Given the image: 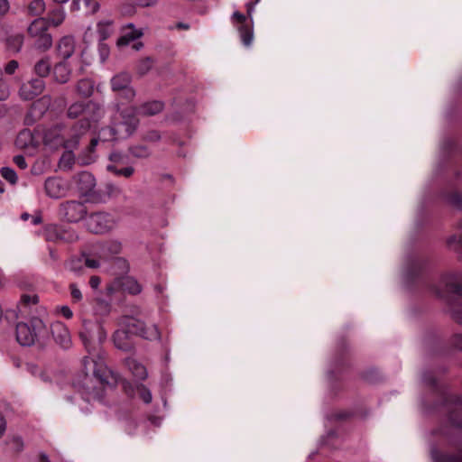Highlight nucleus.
<instances>
[{
    "label": "nucleus",
    "instance_id": "1a4fd4ad",
    "mask_svg": "<svg viewBox=\"0 0 462 462\" xmlns=\"http://www.w3.org/2000/svg\"><path fill=\"white\" fill-rule=\"evenodd\" d=\"M111 88L115 92H122V96L132 100L135 96L134 89L130 86L131 76L127 72H120L111 79Z\"/></svg>",
    "mask_w": 462,
    "mask_h": 462
},
{
    "label": "nucleus",
    "instance_id": "a211bd4d",
    "mask_svg": "<svg viewBox=\"0 0 462 462\" xmlns=\"http://www.w3.org/2000/svg\"><path fill=\"white\" fill-rule=\"evenodd\" d=\"M91 122H93L91 119V116H88L83 117L74 125V126L72 127V138L69 140H66L67 149H72L77 147L79 137L88 131V129L91 126Z\"/></svg>",
    "mask_w": 462,
    "mask_h": 462
},
{
    "label": "nucleus",
    "instance_id": "ea45409f",
    "mask_svg": "<svg viewBox=\"0 0 462 462\" xmlns=\"http://www.w3.org/2000/svg\"><path fill=\"white\" fill-rule=\"evenodd\" d=\"M131 5L135 7H152L158 4V0H130Z\"/></svg>",
    "mask_w": 462,
    "mask_h": 462
},
{
    "label": "nucleus",
    "instance_id": "ddd939ff",
    "mask_svg": "<svg viewBox=\"0 0 462 462\" xmlns=\"http://www.w3.org/2000/svg\"><path fill=\"white\" fill-rule=\"evenodd\" d=\"M40 142L42 141L45 145L51 148H58L61 145L66 147V141L61 136V127L60 125L43 131L40 130Z\"/></svg>",
    "mask_w": 462,
    "mask_h": 462
},
{
    "label": "nucleus",
    "instance_id": "3c124183",
    "mask_svg": "<svg viewBox=\"0 0 462 462\" xmlns=\"http://www.w3.org/2000/svg\"><path fill=\"white\" fill-rule=\"evenodd\" d=\"M59 313L67 319H70L73 317V311L69 306L66 305L59 308Z\"/></svg>",
    "mask_w": 462,
    "mask_h": 462
},
{
    "label": "nucleus",
    "instance_id": "a18cd8bd",
    "mask_svg": "<svg viewBox=\"0 0 462 462\" xmlns=\"http://www.w3.org/2000/svg\"><path fill=\"white\" fill-rule=\"evenodd\" d=\"M143 140L146 142H158L161 140V134L156 130H151L143 135Z\"/></svg>",
    "mask_w": 462,
    "mask_h": 462
},
{
    "label": "nucleus",
    "instance_id": "79ce46f5",
    "mask_svg": "<svg viewBox=\"0 0 462 462\" xmlns=\"http://www.w3.org/2000/svg\"><path fill=\"white\" fill-rule=\"evenodd\" d=\"M454 318L457 322L462 323V310L454 313ZM454 344L456 347L462 350V334L457 335L454 338Z\"/></svg>",
    "mask_w": 462,
    "mask_h": 462
},
{
    "label": "nucleus",
    "instance_id": "f8f14e48",
    "mask_svg": "<svg viewBox=\"0 0 462 462\" xmlns=\"http://www.w3.org/2000/svg\"><path fill=\"white\" fill-rule=\"evenodd\" d=\"M40 130L32 132L29 129L22 130L15 140V145L20 149L34 151L40 145Z\"/></svg>",
    "mask_w": 462,
    "mask_h": 462
},
{
    "label": "nucleus",
    "instance_id": "c9c22d12",
    "mask_svg": "<svg viewBox=\"0 0 462 462\" xmlns=\"http://www.w3.org/2000/svg\"><path fill=\"white\" fill-rule=\"evenodd\" d=\"M107 170L116 175H122L125 176V178L131 177L134 172V169L131 166L123 169H117L114 165H107Z\"/></svg>",
    "mask_w": 462,
    "mask_h": 462
},
{
    "label": "nucleus",
    "instance_id": "5fc2aeb1",
    "mask_svg": "<svg viewBox=\"0 0 462 462\" xmlns=\"http://www.w3.org/2000/svg\"><path fill=\"white\" fill-rule=\"evenodd\" d=\"M449 202L451 204H453L454 206H457V207L462 208V196L461 195H459L457 193L452 194L449 198Z\"/></svg>",
    "mask_w": 462,
    "mask_h": 462
},
{
    "label": "nucleus",
    "instance_id": "f03ea898",
    "mask_svg": "<svg viewBox=\"0 0 462 462\" xmlns=\"http://www.w3.org/2000/svg\"><path fill=\"white\" fill-rule=\"evenodd\" d=\"M47 335V328L39 318H32L28 323L20 322L16 325V339L24 346H32L43 339Z\"/></svg>",
    "mask_w": 462,
    "mask_h": 462
},
{
    "label": "nucleus",
    "instance_id": "de8ad7c7",
    "mask_svg": "<svg viewBox=\"0 0 462 462\" xmlns=\"http://www.w3.org/2000/svg\"><path fill=\"white\" fill-rule=\"evenodd\" d=\"M18 61L15 60H12L5 66V72L8 75H13L18 69Z\"/></svg>",
    "mask_w": 462,
    "mask_h": 462
},
{
    "label": "nucleus",
    "instance_id": "37998d69",
    "mask_svg": "<svg viewBox=\"0 0 462 462\" xmlns=\"http://www.w3.org/2000/svg\"><path fill=\"white\" fill-rule=\"evenodd\" d=\"M138 393L140 397L145 403H150L152 402V393L149 389H147L143 385H141L140 387H138Z\"/></svg>",
    "mask_w": 462,
    "mask_h": 462
},
{
    "label": "nucleus",
    "instance_id": "6ab92c4d",
    "mask_svg": "<svg viewBox=\"0 0 462 462\" xmlns=\"http://www.w3.org/2000/svg\"><path fill=\"white\" fill-rule=\"evenodd\" d=\"M46 194L52 199H59L66 194L67 187L65 182L58 177H51L45 180Z\"/></svg>",
    "mask_w": 462,
    "mask_h": 462
},
{
    "label": "nucleus",
    "instance_id": "cd10ccee",
    "mask_svg": "<svg viewBox=\"0 0 462 462\" xmlns=\"http://www.w3.org/2000/svg\"><path fill=\"white\" fill-rule=\"evenodd\" d=\"M66 18V13L64 8L62 7H57L54 9H51L48 14V19L46 21L48 22V25L51 24L54 27L60 26Z\"/></svg>",
    "mask_w": 462,
    "mask_h": 462
},
{
    "label": "nucleus",
    "instance_id": "9b49d317",
    "mask_svg": "<svg viewBox=\"0 0 462 462\" xmlns=\"http://www.w3.org/2000/svg\"><path fill=\"white\" fill-rule=\"evenodd\" d=\"M45 83L42 79H32L22 84L19 89V97L23 100H32L42 93Z\"/></svg>",
    "mask_w": 462,
    "mask_h": 462
},
{
    "label": "nucleus",
    "instance_id": "e433bc0d",
    "mask_svg": "<svg viewBox=\"0 0 462 462\" xmlns=\"http://www.w3.org/2000/svg\"><path fill=\"white\" fill-rule=\"evenodd\" d=\"M152 60L150 58L141 60L136 67L138 74L141 76L146 74L152 69Z\"/></svg>",
    "mask_w": 462,
    "mask_h": 462
},
{
    "label": "nucleus",
    "instance_id": "c756f323",
    "mask_svg": "<svg viewBox=\"0 0 462 462\" xmlns=\"http://www.w3.org/2000/svg\"><path fill=\"white\" fill-rule=\"evenodd\" d=\"M241 41L245 46H250L254 40V32L252 25L247 23L238 26Z\"/></svg>",
    "mask_w": 462,
    "mask_h": 462
},
{
    "label": "nucleus",
    "instance_id": "473e14b6",
    "mask_svg": "<svg viewBox=\"0 0 462 462\" xmlns=\"http://www.w3.org/2000/svg\"><path fill=\"white\" fill-rule=\"evenodd\" d=\"M113 22L111 20L100 21L97 27L100 40L104 41L107 39L113 32Z\"/></svg>",
    "mask_w": 462,
    "mask_h": 462
},
{
    "label": "nucleus",
    "instance_id": "49530a36",
    "mask_svg": "<svg viewBox=\"0 0 462 462\" xmlns=\"http://www.w3.org/2000/svg\"><path fill=\"white\" fill-rule=\"evenodd\" d=\"M10 445L11 448L15 452L21 451L23 447V440L20 437H14L10 441Z\"/></svg>",
    "mask_w": 462,
    "mask_h": 462
},
{
    "label": "nucleus",
    "instance_id": "774afa93",
    "mask_svg": "<svg viewBox=\"0 0 462 462\" xmlns=\"http://www.w3.org/2000/svg\"><path fill=\"white\" fill-rule=\"evenodd\" d=\"M136 51L140 50L142 47H143V43L142 42H137L135 44H134L133 46Z\"/></svg>",
    "mask_w": 462,
    "mask_h": 462
},
{
    "label": "nucleus",
    "instance_id": "dca6fc26",
    "mask_svg": "<svg viewBox=\"0 0 462 462\" xmlns=\"http://www.w3.org/2000/svg\"><path fill=\"white\" fill-rule=\"evenodd\" d=\"M51 104V97L49 95L42 96L32 105L25 121L27 124H32L37 118H41L49 109Z\"/></svg>",
    "mask_w": 462,
    "mask_h": 462
},
{
    "label": "nucleus",
    "instance_id": "052dcab7",
    "mask_svg": "<svg viewBox=\"0 0 462 462\" xmlns=\"http://www.w3.org/2000/svg\"><path fill=\"white\" fill-rule=\"evenodd\" d=\"M254 4H253V2H249L246 4V8H247V14L249 17L252 16L253 13H254Z\"/></svg>",
    "mask_w": 462,
    "mask_h": 462
},
{
    "label": "nucleus",
    "instance_id": "423d86ee",
    "mask_svg": "<svg viewBox=\"0 0 462 462\" xmlns=\"http://www.w3.org/2000/svg\"><path fill=\"white\" fill-rule=\"evenodd\" d=\"M462 249V237L457 241V248ZM436 294L443 297L446 292L462 296V273H447L441 276L439 284L434 288Z\"/></svg>",
    "mask_w": 462,
    "mask_h": 462
},
{
    "label": "nucleus",
    "instance_id": "8fccbe9b",
    "mask_svg": "<svg viewBox=\"0 0 462 462\" xmlns=\"http://www.w3.org/2000/svg\"><path fill=\"white\" fill-rule=\"evenodd\" d=\"M232 20L235 23H239V25H244V24L246 23V17H245V15H244L243 14H241L238 11L234 12V14L232 15Z\"/></svg>",
    "mask_w": 462,
    "mask_h": 462
},
{
    "label": "nucleus",
    "instance_id": "b1692460",
    "mask_svg": "<svg viewBox=\"0 0 462 462\" xmlns=\"http://www.w3.org/2000/svg\"><path fill=\"white\" fill-rule=\"evenodd\" d=\"M71 75V70L69 67L67 60H62L55 64L53 68V78L55 81L60 84L67 83Z\"/></svg>",
    "mask_w": 462,
    "mask_h": 462
},
{
    "label": "nucleus",
    "instance_id": "58836bf2",
    "mask_svg": "<svg viewBox=\"0 0 462 462\" xmlns=\"http://www.w3.org/2000/svg\"><path fill=\"white\" fill-rule=\"evenodd\" d=\"M70 296L73 302H80L83 299L81 291L79 289L76 283L69 284Z\"/></svg>",
    "mask_w": 462,
    "mask_h": 462
},
{
    "label": "nucleus",
    "instance_id": "c85d7f7f",
    "mask_svg": "<svg viewBox=\"0 0 462 462\" xmlns=\"http://www.w3.org/2000/svg\"><path fill=\"white\" fill-rule=\"evenodd\" d=\"M95 84L90 79H83L78 81L76 89L79 95L88 97L94 93Z\"/></svg>",
    "mask_w": 462,
    "mask_h": 462
},
{
    "label": "nucleus",
    "instance_id": "4be33fe9",
    "mask_svg": "<svg viewBox=\"0 0 462 462\" xmlns=\"http://www.w3.org/2000/svg\"><path fill=\"white\" fill-rule=\"evenodd\" d=\"M58 55L64 60L72 56L75 51V40L71 36L62 37L57 44Z\"/></svg>",
    "mask_w": 462,
    "mask_h": 462
},
{
    "label": "nucleus",
    "instance_id": "f3484780",
    "mask_svg": "<svg viewBox=\"0 0 462 462\" xmlns=\"http://www.w3.org/2000/svg\"><path fill=\"white\" fill-rule=\"evenodd\" d=\"M46 238L50 241L60 240L72 243L78 239V236L73 230L66 229L59 226H50L46 228Z\"/></svg>",
    "mask_w": 462,
    "mask_h": 462
},
{
    "label": "nucleus",
    "instance_id": "412c9836",
    "mask_svg": "<svg viewBox=\"0 0 462 462\" xmlns=\"http://www.w3.org/2000/svg\"><path fill=\"white\" fill-rule=\"evenodd\" d=\"M113 339L116 347L125 352L131 351L134 347L131 335L122 327L115 332Z\"/></svg>",
    "mask_w": 462,
    "mask_h": 462
},
{
    "label": "nucleus",
    "instance_id": "e2e57ef3",
    "mask_svg": "<svg viewBox=\"0 0 462 462\" xmlns=\"http://www.w3.org/2000/svg\"><path fill=\"white\" fill-rule=\"evenodd\" d=\"M32 225L36 226L42 223V217L41 216H32Z\"/></svg>",
    "mask_w": 462,
    "mask_h": 462
},
{
    "label": "nucleus",
    "instance_id": "393cba45",
    "mask_svg": "<svg viewBox=\"0 0 462 462\" xmlns=\"http://www.w3.org/2000/svg\"><path fill=\"white\" fill-rule=\"evenodd\" d=\"M163 108L164 104L162 101L153 100L143 103L137 108V111L141 116H152L161 113Z\"/></svg>",
    "mask_w": 462,
    "mask_h": 462
},
{
    "label": "nucleus",
    "instance_id": "864d4df0",
    "mask_svg": "<svg viewBox=\"0 0 462 462\" xmlns=\"http://www.w3.org/2000/svg\"><path fill=\"white\" fill-rule=\"evenodd\" d=\"M10 10V3L8 0H0V17H4Z\"/></svg>",
    "mask_w": 462,
    "mask_h": 462
},
{
    "label": "nucleus",
    "instance_id": "09e8293b",
    "mask_svg": "<svg viewBox=\"0 0 462 462\" xmlns=\"http://www.w3.org/2000/svg\"><path fill=\"white\" fill-rule=\"evenodd\" d=\"M21 302L23 305L36 304L38 302V296L24 294L21 298Z\"/></svg>",
    "mask_w": 462,
    "mask_h": 462
},
{
    "label": "nucleus",
    "instance_id": "a878e982",
    "mask_svg": "<svg viewBox=\"0 0 462 462\" xmlns=\"http://www.w3.org/2000/svg\"><path fill=\"white\" fill-rule=\"evenodd\" d=\"M125 365L128 369L131 371L133 375L139 380H144L147 377V371L144 365L141 363L137 362L133 358L125 359Z\"/></svg>",
    "mask_w": 462,
    "mask_h": 462
},
{
    "label": "nucleus",
    "instance_id": "f257e3e1",
    "mask_svg": "<svg viewBox=\"0 0 462 462\" xmlns=\"http://www.w3.org/2000/svg\"><path fill=\"white\" fill-rule=\"evenodd\" d=\"M82 366L84 377L75 384V387L88 402L99 400L103 395L104 386L108 383L110 374L104 357L100 355L96 358L85 356L82 359Z\"/></svg>",
    "mask_w": 462,
    "mask_h": 462
},
{
    "label": "nucleus",
    "instance_id": "4468645a",
    "mask_svg": "<svg viewBox=\"0 0 462 462\" xmlns=\"http://www.w3.org/2000/svg\"><path fill=\"white\" fill-rule=\"evenodd\" d=\"M76 188L81 196H89L96 187V180L88 171H81L74 176Z\"/></svg>",
    "mask_w": 462,
    "mask_h": 462
},
{
    "label": "nucleus",
    "instance_id": "603ef678",
    "mask_svg": "<svg viewBox=\"0 0 462 462\" xmlns=\"http://www.w3.org/2000/svg\"><path fill=\"white\" fill-rule=\"evenodd\" d=\"M14 164L22 170L27 168L25 158L23 155H16L13 159Z\"/></svg>",
    "mask_w": 462,
    "mask_h": 462
},
{
    "label": "nucleus",
    "instance_id": "7c9ffc66",
    "mask_svg": "<svg viewBox=\"0 0 462 462\" xmlns=\"http://www.w3.org/2000/svg\"><path fill=\"white\" fill-rule=\"evenodd\" d=\"M46 5L43 0H32L27 6V14L40 16L45 11Z\"/></svg>",
    "mask_w": 462,
    "mask_h": 462
},
{
    "label": "nucleus",
    "instance_id": "0e129e2a",
    "mask_svg": "<svg viewBox=\"0 0 462 462\" xmlns=\"http://www.w3.org/2000/svg\"><path fill=\"white\" fill-rule=\"evenodd\" d=\"M175 27L177 29H182V30H188L189 29V25L188 23H178Z\"/></svg>",
    "mask_w": 462,
    "mask_h": 462
},
{
    "label": "nucleus",
    "instance_id": "0eeeda50",
    "mask_svg": "<svg viewBox=\"0 0 462 462\" xmlns=\"http://www.w3.org/2000/svg\"><path fill=\"white\" fill-rule=\"evenodd\" d=\"M85 225L91 233L106 234L116 226V219L108 213L97 212L88 217Z\"/></svg>",
    "mask_w": 462,
    "mask_h": 462
},
{
    "label": "nucleus",
    "instance_id": "9d476101",
    "mask_svg": "<svg viewBox=\"0 0 462 462\" xmlns=\"http://www.w3.org/2000/svg\"><path fill=\"white\" fill-rule=\"evenodd\" d=\"M60 214L69 222H79L87 214L86 207L83 203L71 200L66 201L60 205Z\"/></svg>",
    "mask_w": 462,
    "mask_h": 462
},
{
    "label": "nucleus",
    "instance_id": "6e6552de",
    "mask_svg": "<svg viewBox=\"0 0 462 462\" xmlns=\"http://www.w3.org/2000/svg\"><path fill=\"white\" fill-rule=\"evenodd\" d=\"M139 115L137 108L134 106H129L120 112V121L115 123L118 128L119 137L127 138L131 136L138 128Z\"/></svg>",
    "mask_w": 462,
    "mask_h": 462
},
{
    "label": "nucleus",
    "instance_id": "4c0bfd02",
    "mask_svg": "<svg viewBox=\"0 0 462 462\" xmlns=\"http://www.w3.org/2000/svg\"><path fill=\"white\" fill-rule=\"evenodd\" d=\"M1 175L5 180H6L12 184L16 183L17 181L16 172L9 167H3L1 169Z\"/></svg>",
    "mask_w": 462,
    "mask_h": 462
},
{
    "label": "nucleus",
    "instance_id": "c03bdc74",
    "mask_svg": "<svg viewBox=\"0 0 462 462\" xmlns=\"http://www.w3.org/2000/svg\"><path fill=\"white\" fill-rule=\"evenodd\" d=\"M88 12L94 14L99 10L100 5L97 0H84Z\"/></svg>",
    "mask_w": 462,
    "mask_h": 462
},
{
    "label": "nucleus",
    "instance_id": "72a5a7b5",
    "mask_svg": "<svg viewBox=\"0 0 462 462\" xmlns=\"http://www.w3.org/2000/svg\"><path fill=\"white\" fill-rule=\"evenodd\" d=\"M122 286L125 291H128L131 294H138L142 291L141 285L135 279L132 277H126L124 280Z\"/></svg>",
    "mask_w": 462,
    "mask_h": 462
},
{
    "label": "nucleus",
    "instance_id": "7ed1b4c3",
    "mask_svg": "<svg viewBox=\"0 0 462 462\" xmlns=\"http://www.w3.org/2000/svg\"><path fill=\"white\" fill-rule=\"evenodd\" d=\"M48 22L45 18L34 19L27 28V33L33 40L36 50L46 51L52 46V36L48 32Z\"/></svg>",
    "mask_w": 462,
    "mask_h": 462
},
{
    "label": "nucleus",
    "instance_id": "39448f33",
    "mask_svg": "<svg viewBox=\"0 0 462 462\" xmlns=\"http://www.w3.org/2000/svg\"><path fill=\"white\" fill-rule=\"evenodd\" d=\"M67 116L71 119L80 116L83 117L91 116L92 121H98L104 116V109L99 104L93 101L75 102L69 106Z\"/></svg>",
    "mask_w": 462,
    "mask_h": 462
},
{
    "label": "nucleus",
    "instance_id": "bf43d9fd",
    "mask_svg": "<svg viewBox=\"0 0 462 462\" xmlns=\"http://www.w3.org/2000/svg\"><path fill=\"white\" fill-rule=\"evenodd\" d=\"M100 54H101L102 60L104 61L108 56V49L105 45H101Z\"/></svg>",
    "mask_w": 462,
    "mask_h": 462
},
{
    "label": "nucleus",
    "instance_id": "2eb2a0df",
    "mask_svg": "<svg viewBox=\"0 0 462 462\" xmlns=\"http://www.w3.org/2000/svg\"><path fill=\"white\" fill-rule=\"evenodd\" d=\"M51 336L60 347L67 349L71 346V337L68 328L60 321H55L51 326Z\"/></svg>",
    "mask_w": 462,
    "mask_h": 462
},
{
    "label": "nucleus",
    "instance_id": "f704fd0d",
    "mask_svg": "<svg viewBox=\"0 0 462 462\" xmlns=\"http://www.w3.org/2000/svg\"><path fill=\"white\" fill-rule=\"evenodd\" d=\"M130 152L137 158H146L150 155V151L145 145H134L130 148Z\"/></svg>",
    "mask_w": 462,
    "mask_h": 462
},
{
    "label": "nucleus",
    "instance_id": "aec40b11",
    "mask_svg": "<svg viewBox=\"0 0 462 462\" xmlns=\"http://www.w3.org/2000/svg\"><path fill=\"white\" fill-rule=\"evenodd\" d=\"M118 128L116 126L115 123L111 126H107L105 128H102L98 133L97 138H93L89 144V150L92 152L96 145L98 143V140H102L103 142H110L114 140L120 139Z\"/></svg>",
    "mask_w": 462,
    "mask_h": 462
},
{
    "label": "nucleus",
    "instance_id": "bb28decb",
    "mask_svg": "<svg viewBox=\"0 0 462 462\" xmlns=\"http://www.w3.org/2000/svg\"><path fill=\"white\" fill-rule=\"evenodd\" d=\"M51 60L49 56L40 59L33 67V71L41 78L47 77L51 72Z\"/></svg>",
    "mask_w": 462,
    "mask_h": 462
},
{
    "label": "nucleus",
    "instance_id": "2f4dec72",
    "mask_svg": "<svg viewBox=\"0 0 462 462\" xmlns=\"http://www.w3.org/2000/svg\"><path fill=\"white\" fill-rule=\"evenodd\" d=\"M24 36L21 33L11 35L6 40V44L9 50L19 52L23 45Z\"/></svg>",
    "mask_w": 462,
    "mask_h": 462
},
{
    "label": "nucleus",
    "instance_id": "4d7b16f0",
    "mask_svg": "<svg viewBox=\"0 0 462 462\" xmlns=\"http://www.w3.org/2000/svg\"><path fill=\"white\" fill-rule=\"evenodd\" d=\"M101 280L98 276L93 275L89 279V285L92 289L96 290L100 285Z\"/></svg>",
    "mask_w": 462,
    "mask_h": 462
},
{
    "label": "nucleus",
    "instance_id": "5701e85b",
    "mask_svg": "<svg viewBox=\"0 0 462 462\" xmlns=\"http://www.w3.org/2000/svg\"><path fill=\"white\" fill-rule=\"evenodd\" d=\"M142 36L143 32L141 30L136 29L133 23H128L123 28L122 35L117 40V45L119 47L126 46Z\"/></svg>",
    "mask_w": 462,
    "mask_h": 462
},
{
    "label": "nucleus",
    "instance_id": "20e7f679",
    "mask_svg": "<svg viewBox=\"0 0 462 462\" xmlns=\"http://www.w3.org/2000/svg\"><path fill=\"white\" fill-rule=\"evenodd\" d=\"M119 324L131 336L137 335L148 340H157L161 337L156 325L146 327L143 322L133 317H123Z\"/></svg>",
    "mask_w": 462,
    "mask_h": 462
},
{
    "label": "nucleus",
    "instance_id": "a19ab883",
    "mask_svg": "<svg viewBox=\"0 0 462 462\" xmlns=\"http://www.w3.org/2000/svg\"><path fill=\"white\" fill-rule=\"evenodd\" d=\"M10 96L9 85L0 76V100H6Z\"/></svg>",
    "mask_w": 462,
    "mask_h": 462
},
{
    "label": "nucleus",
    "instance_id": "6e6d98bb",
    "mask_svg": "<svg viewBox=\"0 0 462 462\" xmlns=\"http://www.w3.org/2000/svg\"><path fill=\"white\" fill-rule=\"evenodd\" d=\"M85 264L87 267L92 268V269L98 268L100 265L99 262L97 260L93 259V258H88V257H87L85 259Z\"/></svg>",
    "mask_w": 462,
    "mask_h": 462
},
{
    "label": "nucleus",
    "instance_id": "69168bd1",
    "mask_svg": "<svg viewBox=\"0 0 462 462\" xmlns=\"http://www.w3.org/2000/svg\"><path fill=\"white\" fill-rule=\"evenodd\" d=\"M40 462H50V459L45 454H41Z\"/></svg>",
    "mask_w": 462,
    "mask_h": 462
},
{
    "label": "nucleus",
    "instance_id": "338daca9",
    "mask_svg": "<svg viewBox=\"0 0 462 462\" xmlns=\"http://www.w3.org/2000/svg\"><path fill=\"white\" fill-rule=\"evenodd\" d=\"M31 217H32V216H31L30 214H28V213H23V214H22L21 218H22L23 220L26 221V220H28Z\"/></svg>",
    "mask_w": 462,
    "mask_h": 462
},
{
    "label": "nucleus",
    "instance_id": "13d9d810",
    "mask_svg": "<svg viewBox=\"0 0 462 462\" xmlns=\"http://www.w3.org/2000/svg\"><path fill=\"white\" fill-rule=\"evenodd\" d=\"M441 462H462V454L453 457V456H445L443 457Z\"/></svg>",
    "mask_w": 462,
    "mask_h": 462
},
{
    "label": "nucleus",
    "instance_id": "680f3d73",
    "mask_svg": "<svg viewBox=\"0 0 462 462\" xmlns=\"http://www.w3.org/2000/svg\"><path fill=\"white\" fill-rule=\"evenodd\" d=\"M6 428V422L3 417H0V437L4 434Z\"/></svg>",
    "mask_w": 462,
    "mask_h": 462
}]
</instances>
